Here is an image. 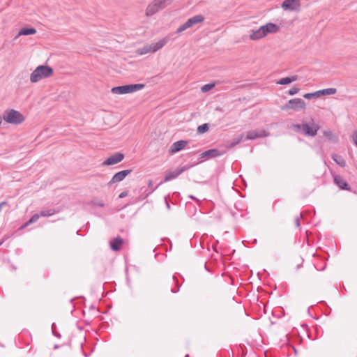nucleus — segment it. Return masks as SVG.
<instances>
[{
    "label": "nucleus",
    "instance_id": "nucleus-1",
    "mask_svg": "<svg viewBox=\"0 0 357 357\" xmlns=\"http://www.w3.org/2000/svg\"><path fill=\"white\" fill-rule=\"evenodd\" d=\"M280 29V27L274 23H267L261 26L258 29L250 30V38L252 40H257L265 37L268 33H275Z\"/></svg>",
    "mask_w": 357,
    "mask_h": 357
},
{
    "label": "nucleus",
    "instance_id": "nucleus-2",
    "mask_svg": "<svg viewBox=\"0 0 357 357\" xmlns=\"http://www.w3.org/2000/svg\"><path fill=\"white\" fill-rule=\"evenodd\" d=\"M53 74V69L48 66H39L31 74L30 81L36 83L40 80L50 77Z\"/></svg>",
    "mask_w": 357,
    "mask_h": 357
},
{
    "label": "nucleus",
    "instance_id": "nucleus-3",
    "mask_svg": "<svg viewBox=\"0 0 357 357\" xmlns=\"http://www.w3.org/2000/svg\"><path fill=\"white\" fill-rule=\"evenodd\" d=\"M2 119L8 123L19 125L24 122L25 118L20 112L10 109L4 111Z\"/></svg>",
    "mask_w": 357,
    "mask_h": 357
},
{
    "label": "nucleus",
    "instance_id": "nucleus-4",
    "mask_svg": "<svg viewBox=\"0 0 357 357\" xmlns=\"http://www.w3.org/2000/svg\"><path fill=\"white\" fill-rule=\"evenodd\" d=\"M174 0H154L147 6L146 9V15L151 16L159 10L164 9L169 5Z\"/></svg>",
    "mask_w": 357,
    "mask_h": 357
},
{
    "label": "nucleus",
    "instance_id": "nucleus-5",
    "mask_svg": "<svg viewBox=\"0 0 357 357\" xmlns=\"http://www.w3.org/2000/svg\"><path fill=\"white\" fill-rule=\"evenodd\" d=\"M144 84H135L113 87L112 92L115 94H126L144 89Z\"/></svg>",
    "mask_w": 357,
    "mask_h": 357
},
{
    "label": "nucleus",
    "instance_id": "nucleus-6",
    "mask_svg": "<svg viewBox=\"0 0 357 357\" xmlns=\"http://www.w3.org/2000/svg\"><path fill=\"white\" fill-rule=\"evenodd\" d=\"M204 21V17L202 15H197L189 18L184 24L181 25L176 30V33H181L188 28Z\"/></svg>",
    "mask_w": 357,
    "mask_h": 357
},
{
    "label": "nucleus",
    "instance_id": "nucleus-7",
    "mask_svg": "<svg viewBox=\"0 0 357 357\" xmlns=\"http://www.w3.org/2000/svg\"><path fill=\"white\" fill-rule=\"evenodd\" d=\"M305 102L301 98L289 100L287 103L282 107V109H293L296 112L305 109Z\"/></svg>",
    "mask_w": 357,
    "mask_h": 357
},
{
    "label": "nucleus",
    "instance_id": "nucleus-8",
    "mask_svg": "<svg viewBox=\"0 0 357 357\" xmlns=\"http://www.w3.org/2000/svg\"><path fill=\"white\" fill-rule=\"evenodd\" d=\"M302 130L301 132L306 136L314 137L320 127L318 124L312 122L311 125L308 123H302Z\"/></svg>",
    "mask_w": 357,
    "mask_h": 357
},
{
    "label": "nucleus",
    "instance_id": "nucleus-9",
    "mask_svg": "<svg viewBox=\"0 0 357 357\" xmlns=\"http://www.w3.org/2000/svg\"><path fill=\"white\" fill-rule=\"evenodd\" d=\"M131 172L132 169H126L116 173L112 179L107 183V185L111 187L113 184L122 181Z\"/></svg>",
    "mask_w": 357,
    "mask_h": 357
},
{
    "label": "nucleus",
    "instance_id": "nucleus-10",
    "mask_svg": "<svg viewBox=\"0 0 357 357\" xmlns=\"http://www.w3.org/2000/svg\"><path fill=\"white\" fill-rule=\"evenodd\" d=\"M281 7L283 10L287 11L299 10L301 7L300 0H284Z\"/></svg>",
    "mask_w": 357,
    "mask_h": 357
},
{
    "label": "nucleus",
    "instance_id": "nucleus-11",
    "mask_svg": "<svg viewBox=\"0 0 357 357\" xmlns=\"http://www.w3.org/2000/svg\"><path fill=\"white\" fill-rule=\"evenodd\" d=\"M124 158V155L121 153H115L111 156L108 157L102 163V166H109L118 164L121 162Z\"/></svg>",
    "mask_w": 357,
    "mask_h": 357
},
{
    "label": "nucleus",
    "instance_id": "nucleus-12",
    "mask_svg": "<svg viewBox=\"0 0 357 357\" xmlns=\"http://www.w3.org/2000/svg\"><path fill=\"white\" fill-rule=\"evenodd\" d=\"M270 135L269 132L264 130H250L247 132L246 139L249 140H254L257 138L266 137Z\"/></svg>",
    "mask_w": 357,
    "mask_h": 357
},
{
    "label": "nucleus",
    "instance_id": "nucleus-13",
    "mask_svg": "<svg viewBox=\"0 0 357 357\" xmlns=\"http://www.w3.org/2000/svg\"><path fill=\"white\" fill-rule=\"evenodd\" d=\"M225 152H226L225 151H220L218 149H209V150H207V151L203 152L202 153H201L199 155V159L202 160L204 158H213L218 157V156H220V155H222L223 154H225Z\"/></svg>",
    "mask_w": 357,
    "mask_h": 357
},
{
    "label": "nucleus",
    "instance_id": "nucleus-14",
    "mask_svg": "<svg viewBox=\"0 0 357 357\" xmlns=\"http://www.w3.org/2000/svg\"><path fill=\"white\" fill-rule=\"evenodd\" d=\"M188 144V142L186 140H179L174 143H173L169 149L170 153H177L185 148V146Z\"/></svg>",
    "mask_w": 357,
    "mask_h": 357
},
{
    "label": "nucleus",
    "instance_id": "nucleus-15",
    "mask_svg": "<svg viewBox=\"0 0 357 357\" xmlns=\"http://www.w3.org/2000/svg\"><path fill=\"white\" fill-rule=\"evenodd\" d=\"M169 37H165L155 43L150 44V48L152 50V53L157 52L158 50L162 48L168 42Z\"/></svg>",
    "mask_w": 357,
    "mask_h": 357
},
{
    "label": "nucleus",
    "instance_id": "nucleus-16",
    "mask_svg": "<svg viewBox=\"0 0 357 357\" xmlns=\"http://www.w3.org/2000/svg\"><path fill=\"white\" fill-rule=\"evenodd\" d=\"M334 182L337 185L340 187V188L342 190H350V186L348 183L339 175L334 176Z\"/></svg>",
    "mask_w": 357,
    "mask_h": 357
},
{
    "label": "nucleus",
    "instance_id": "nucleus-17",
    "mask_svg": "<svg viewBox=\"0 0 357 357\" xmlns=\"http://www.w3.org/2000/svg\"><path fill=\"white\" fill-rule=\"evenodd\" d=\"M123 242H124L123 239L120 236H117V237L113 238L110 241L111 249L114 251L119 250L121 248V246L123 244Z\"/></svg>",
    "mask_w": 357,
    "mask_h": 357
},
{
    "label": "nucleus",
    "instance_id": "nucleus-18",
    "mask_svg": "<svg viewBox=\"0 0 357 357\" xmlns=\"http://www.w3.org/2000/svg\"><path fill=\"white\" fill-rule=\"evenodd\" d=\"M36 33V29L33 27L22 28L20 29V31H19V33L17 35V36L15 37V38H18L20 36L33 35V34H35Z\"/></svg>",
    "mask_w": 357,
    "mask_h": 357
},
{
    "label": "nucleus",
    "instance_id": "nucleus-19",
    "mask_svg": "<svg viewBox=\"0 0 357 357\" xmlns=\"http://www.w3.org/2000/svg\"><path fill=\"white\" fill-rule=\"evenodd\" d=\"M297 79H298V77L296 75L291 76V77H284V78H282L280 80H278L277 82V84H280V85H285V84H290Z\"/></svg>",
    "mask_w": 357,
    "mask_h": 357
},
{
    "label": "nucleus",
    "instance_id": "nucleus-20",
    "mask_svg": "<svg viewBox=\"0 0 357 357\" xmlns=\"http://www.w3.org/2000/svg\"><path fill=\"white\" fill-rule=\"evenodd\" d=\"M331 158L340 167H344L346 166V161L342 156L333 153L332 154Z\"/></svg>",
    "mask_w": 357,
    "mask_h": 357
},
{
    "label": "nucleus",
    "instance_id": "nucleus-21",
    "mask_svg": "<svg viewBox=\"0 0 357 357\" xmlns=\"http://www.w3.org/2000/svg\"><path fill=\"white\" fill-rule=\"evenodd\" d=\"M183 169H181L176 172H169L168 173L164 178V182L169 181L170 180L174 179L178 177L182 172Z\"/></svg>",
    "mask_w": 357,
    "mask_h": 357
},
{
    "label": "nucleus",
    "instance_id": "nucleus-22",
    "mask_svg": "<svg viewBox=\"0 0 357 357\" xmlns=\"http://www.w3.org/2000/svg\"><path fill=\"white\" fill-rule=\"evenodd\" d=\"M149 47H150V44L149 45H146L144 46L142 48H139L137 50V54H139V55H144V54H148V53H152V50H151V49Z\"/></svg>",
    "mask_w": 357,
    "mask_h": 357
},
{
    "label": "nucleus",
    "instance_id": "nucleus-23",
    "mask_svg": "<svg viewBox=\"0 0 357 357\" xmlns=\"http://www.w3.org/2000/svg\"><path fill=\"white\" fill-rule=\"evenodd\" d=\"M324 135L332 142H336L337 137L330 130H324L323 132Z\"/></svg>",
    "mask_w": 357,
    "mask_h": 357
},
{
    "label": "nucleus",
    "instance_id": "nucleus-24",
    "mask_svg": "<svg viewBox=\"0 0 357 357\" xmlns=\"http://www.w3.org/2000/svg\"><path fill=\"white\" fill-rule=\"evenodd\" d=\"M58 213V211L54 208L43 210L40 212V215L42 217H50L55 213Z\"/></svg>",
    "mask_w": 357,
    "mask_h": 357
},
{
    "label": "nucleus",
    "instance_id": "nucleus-25",
    "mask_svg": "<svg viewBox=\"0 0 357 357\" xmlns=\"http://www.w3.org/2000/svg\"><path fill=\"white\" fill-rule=\"evenodd\" d=\"M243 135H239L238 137L236 138H234L232 142H231V144L228 146V148L229 149H232L234 148L235 146H236L237 144H238L240 142H241L243 141Z\"/></svg>",
    "mask_w": 357,
    "mask_h": 357
},
{
    "label": "nucleus",
    "instance_id": "nucleus-26",
    "mask_svg": "<svg viewBox=\"0 0 357 357\" xmlns=\"http://www.w3.org/2000/svg\"><path fill=\"white\" fill-rule=\"evenodd\" d=\"M209 129V126L208 123H204L201 126H199L197 128V132L200 134L204 133L207 132Z\"/></svg>",
    "mask_w": 357,
    "mask_h": 357
},
{
    "label": "nucleus",
    "instance_id": "nucleus-27",
    "mask_svg": "<svg viewBox=\"0 0 357 357\" xmlns=\"http://www.w3.org/2000/svg\"><path fill=\"white\" fill-rule=\"evenodd\" d=\"M337 92L335 88H328L324 89V96L333 95Z\"/></svg>",
    "mask_w": 357,
    "mask_h": 357
},
{
    "label": "nucleus",
    "instance_id": "nucleus-28",
    "mask_svg": "<svg viewBox=\"0 0 357 357\" xmlns=\"http://www.w3.org/2000/svg\"><path fill=\"white\" fill-rule=\"evenodd\" d=\"M214 86H215L214 84H207L204 85L202 87V91L203 92H207V91H210L211 89H212Z\"/></svg>",
    "mask_w": 357,
    "mask_h": 357
},
{
    "label": "nucleus",
    "instance_id": "nucleus-29",
    "mask_svg": "<svg viewBox=\"0 0 357 357\" xmlns=\"http://www.w3.org/2000/svg\"><path fill=\"white\" fill-rule=\"evenodd\" d=\"M303 97L306 99L318 98L317 94L315 92L305 93L303 95Z\"/></svg>",
    "mask_w": 357,
    "mask_h": 357
},
{
    "label": "nucleus",
    "instance_id": "nucleus-30",
    "mask_svg": "<svg viewBox=\"0 0 357 357\" xmlns=\"http://www.w3.org/2000/svg\"><path fill=\"white\" fill-rule=\"evenodd\" d=\"M40 218V215L38 213H36L31 216V218L29 220V223L33 224L38 221V220Z\"/></svg>",
    "mask_w": 357,
    "mask_h": 357
},
{
    "label": "nucleus",
    "instance_id": "nucleus-31",
    "mask_svg": "<svg viewBox=\"0 0 357 357\" xmlns=\"http://www.w3.org/2000/svg\"><path fill=\"white\" fill-rule=\"evenodd\" d=\"M302 217H303V215H302V213H301L299 214V215H297V216L295 218V220H294V221H295V224H296V227H298H298H300V225H301V224H300V218H301Z\"/></svg>",
    "mask_w": 357,
    "mask_h": 357
},
{
    "label": "nucleus",
    "instance_id": "nucleus-32",
    "mask_svg": "<svg viewBox=\"0 0 357 357\" xmlns=\"http://www.w3.org/2000/svg\"><path fill=\"white\" fill-rule=\"evenodd\" d=\"M291 128L293 129H295L296 131H301L302 130V124H292L291 126Z\"/></svg>",
    "mask_w": 357,
    "mask_h": 357
},
{
    "label": "nucleus",
    "instance_id": "nucleus-33",
    "mask_svg": "<svg viewBox=\"0 0 357 357\" xmlns=\"http://www.w3.org/2000/svg\"><path fill=\"white\" fill-rule=\"evenodd\" d=\"M298 91H299V89H298V88H296V87H293V88H291V89L289 91L288 93H289L290 96H293V95H294V94L297 93L298 92Z\"/></svg>",
    "mask_w": 357,
    "mask_h": 357
},
{
    "label": "nucleus",
    "instance_id": "nucleus-34",
    "mask_svg": "<svg viewBox=\"0 0 357 357\" xmlns=\"http://www.w3.org/2000/svg\"><path fill=\"white\" fill-rule=\"evenodd\" d=\"M352 138L354 143L357 146V130L353 132Z\"/></svg>",
    "mask_w": 357,
    "mask_h": 357
},
{
    "label": "nucleus",
    "instance_id": "nucleus-35",
    "mask_svg": "<svg viewBox=\"0 0 357 357\" xmlns=\"http://www.w3.org/2000/svg\"><path fill=\"white\" fill-rule=\"evenodd\" d=\"M315 93L317 94V98H319L321 96H324V89L317 91Z\"/></svg>",
    "mask_w": 357,
    "mask_h": 357
},
{
    "label": "nucleus",
    "instance_id": "nucleus-36",
    "mask_svg": "<svg viewBox=\"0 0 357 357\" xmlns=\"http://www.w3.org/2000/svg\"><path fill=\"white\" fill-rule=\"evenodd\" d=\"M128 195V192L126 191H124V192H122L119 195V198H123L125 197H126Z\"/></svg>",
    "mask_w": 357,
    "mask_h": 357
},
{
    "label": "nucleus",
    "instance_id": "nucleus-37",
    "mask_svg": "<svg viewBox=\"0 0 357 357\" xmlns=\"http://www.w3.org/2000/svg\"><path fill=\"white\" fill-rule=\"evenodd\" d=\"M29 225H31V223H29V221H27L26 222H25L24 225H22L20 229H24V228H26V227H28Z\"/></svg>",
    "mask_w": 357,
    "mask_h": 357
},
{
    "label": "nucleus",
    "instance_id": "nucleus-38",
    "mask_svg": "<svg viewBox=\"0 0 357 357\" xmlns=\"http://www.w3.org/2000/svg\"><path fill=\"white\" fill-rule=\"evenodd\" d=\"M29 225H31V223H29V221H27L26 222H25L24 225H22L20 229H24V228H26V227H28Z\"/></svg>",
    "mask_w": 357,
    "mask_h": 357
},
{
    "label": "nucleus",
    "instance_id": "nucleus-39",
    "mask_svg": "<svg viewBox=\"0 0 357 357\" xmlns=\"http://www.w3.org/2000/svg\"><path fill=\"white\" fill-rule=\"evenodd\" d=\"M173 282L175 284V285L176 287H178V279L176 278V276H173L172 278Z\"/></svg>",
    "mask_w": 357,
    "mask_h": 357
},
{
    "label": "nucleus",
    "instance_id": "nucleus-40",
    "mask_svg": "<svg viewBox=\"0 0 357 357\" xmlns=\"http://www.w3.org/2000/svg\"><path fill=\"white\" fill-rule=\"evenodd\" d=\"M95 204L100 207H103L105 206L104 203L102 202H96Z\"/></svg>",
    "mask_w": 357,
    "mask_h": 357
},
{
    "label": "nucleus",
    "instance_id": "nucleus-41",
    "mask_svg": "<svg viewBox=\"0 0 357 357\" xmlns=\"http://www.w3.org/2000/svg\"><path fill=\"white\" fill-rule=\"evenodd\" d=\"M7 205V202H2L0 203V211H1V208L3 206H6Z\"/></svg>",
    "mask_w": 357,
    "mask_h": 357
},
{
    "label": "nucleus",
    "instance_id": "nucleus-42",
    "mask_svg": "<svg viewBox=\"0 0 357 357\" xmlns=\"http://www.w3.org/2000/svg\"><path fill=\"white\" fill-rule=\"evenodd\" d=\"M178 290H179L178 287H177V289H173V288H172V289H171V292H172V293H176V292H178Z\"/></svg>",
    "mask_w": 357,
    "mask_h": 357
},
{
    "label": "nucleus",
    "instance_id": "nucleus-43",
    "mask_svg": "<svg viewBox=\"0 0 357 357\" xmlns=\"http://www.w3.org/2000/svg\"><path fill=\"white\" fill-rule=\"evenodd\" d=\"M153 190H154V189L152 191L147 192L146 194V195L142 199L147 197Z\"/></svg>",
    "mask_w": 357,
    "mask_h": 357
},
{
    "label": "nucleus",
    "instance_id": "nucleus-44",
    "mask_svg": "<svg viewBox=\"0 0 357 357\" xmlns=\"http://www.w3.org/2000/svg\"><path fill=\"white\" fill-rule=\"evenodd\" d=\"M52 333H53V334H54L55 336H56V337H61V335H60L59 333H55L54 331H52Z\"/></svg>",
    "mask_w": 357,
    "mask_h": 357
},
{
    "label": "nucleus",
    "instance_id": "nucleus-45",
    "mask_svg": "<svg viewBox=\"0 0 357 357\" xmlns=\"http://www.w3.org/2000/svg\"><path fill=\"white\" fill-rule=\"evenodd\" d=\"M148 185H149V187L152 188V185H153V182H152V181H149Z\"/></svg>",
    "mask_w": 357,
    "mask_h": 357
},
{
    "label": "nucleus",
    "instance_id": "nucleus-46",
    "mask_svg": "<svg viewBox=\"0 0 357 357\" xmlns=\"http://www.w3.org/2000/svg\"><path fill=\"white\" fill-rule=\"evenodd\" d=\"M165 202H166V205H167V208L169 209L170 208V206H169V202H167V199H165Z\"/></svg>",
    "mask_w": 357,
    "mask_h": 357
},
{
    "label": "nucleus",
    "instance_id": "nucleus-47",
    "mask_svg": "<svg viewBox=\"0 0 357 357\" xmlns=\"http://www.w3.org/2000/svg\"><path fill=\"white\" fill-rule=\"evenodd\" d=\"M4 242V239L0 241V246Z\"/></svg>",
    "mask_w": 357,
    "mask_h": 357
},
{
    "label": "nucleus",
    "instance_id": "nucleus-48",
    "mask_svg": "<svg viewBox=\"0 0 357 357\" xmlns=\"http://www.w3.org/2000/svg\"><path fill=\"white\" fill-rule=\"evenodd\" d=\"M58 348H59V346H58L57 344H55V345L54 346V349H58Z\"/></svg>",
    "mask_w": 357,
    "mask_h": 357
},
{
    "label": "nucleus",
    "instance_id": "nucleus-49",
    "mask_svg": "<svg viewBox=\"0 0 357 357\" xmlns=\"http://www.w3.org/2000/svg\"><path fill=\"white\" fill-rule=\"evenodd\" d=\"M190 197L192 198V199H195V197L193 196H192V195L190 196Z\"/></svg>",
    "mask_w": 357,
    "mask_h": 357
}]
</instances>
